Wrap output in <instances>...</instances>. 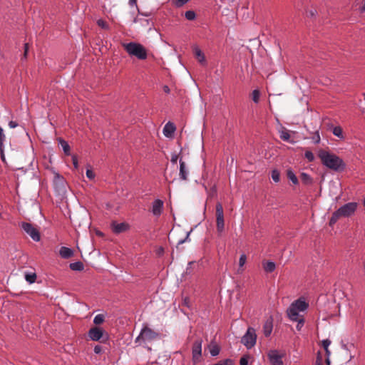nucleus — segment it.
<instances>
[{"instance_id": "f257e3e1", "label": "nucleus", "mask_w": 365, "mask_h": 365, "mask_svg": "<svg viewBox=\"0 0 365 365\" xmlns=\"http://www.w3.org/2000/svg\"><path fill=\"white\" fill-rule=\"evenodd\" d=\"M318 157L324 165L333 170H344L345 168V164L342 159L325 150H319Z\"/></svg>"}, {"instance_id": "f03ea898", "label": "nucleus", "mask_w": 365, "mask_h": 365, "mask_svg": "<svg viewBox=\"0 0 365 365\" xmlns=\"http://www.w3.org/2000/svg\"><path fill=\"white\" fill-rule=\"evenodd\" d=\"M358 207V203L351 202L344 204L333 212L329 220V225L333 226L340 218L349 217L352 216Z\"/></svg>"}, {"instance_id": "7ed1b4c3", "label": "nucleus", "mask_w": 365, "mask_h": 365, "mask_svg": "<svg viewBox=\"0 0 365 365\" xmlns=\"http://www.w3.org/2000/svg\"><path fill=\"white\" fill-rule=\"evenodd\" d=\"M309 307L308 303L299 298L293 302L287 310V316L292 321L304 318L303 315L299 314L300 312H304Z\"/></svg>"}, {"instance_id": "20e7f679", "label": "nucleus", "mask_w": 365, "mask_h": 365, "mask_svg": "<svg viewBox=\"0 0 365 365\" xmlns=\"http://www.w3.org/2000/svg\"><path fill=\"white\" fill-rule=\"evenodd\" d=\"M123 46L130 56H135L140 60H145L147 58V50L143 45L135 42H130L123 43Z\"/></svg>"}, {"instance_id": "39448f33", "label": "nucleus", "mask_w": 365, "mask_h": 365, "mask_svg": "<svg viewBox=\"0 0 365 365\" xmlns=\"http://www.w3.org/2000/svg\"><path fill=\"white\" fill-rule=\"evenodd\" d=\"M160 338V334L148 327H144L135 339V343L151 342Z\"/></svg>"}, {"instance_id": "423d86ee", "label": "nucleus", "mask_w": 365, "mask_h": 365, "mask_svg": "<svg viewBox=\"0 0 365 365\" xmlns=\"http://www.w3.org/2000/svg\"><path fill=\"white\" fill-rule=\"evenodd\" d=\"M256 339L257 335L255 333V329L254 328L249 327L246 334L242 336L241 342L247 349H250L255 346Z\"/></svg>"}, {"instance_id": "0eeeda50", "label": "nucleus", "mask_w": 365, "mask_h": 365, "mask_svg": "<svg viewBox=\"0 0 365 365\" xmlns=\"http://www.w3.org/2000/svg\"><path fill=\"white\" fill-rule=\"evenodd\" d=\"M216 226L218 232H222L224 230V212L223 207L220 202L216 205Z\"/></svg>"}, {"instance_id": "6e6552de", "label": "nucleus", "mask_w": 365, "mask_h": 365, "mask_svg": "<svg viewBox=\"0 0 365 365\" xmlns=\"http://www.w3.org/2000/svg\"><path fill=\"white\" fill-rule=\"evenodd\" d=\"M22 229L27 233L33 240L38 242L40 240V234L36 227L29 222H23Z\"/></svg>"}, {"instance_id": "1a4fd4ad", "label": "nucleus", "mask_w": 365, "mask_h": 365, "mask_svg": "<svg viewBox=\"0 0 365 365\" xmlns=\"http://www.w3.org/2000/svg\"><path fill=\"white\" fill-rule=\"evenodd\" d=\"M192 361L195 364L200 361L202 354V340H196L192 346Z\"/></svg>"}, {"instance_id": "9d476101", "label": "nucleus", "mask_w": 365, "mask_h": 365, "mask_svg": "<svg viewBox=\"0 0 365 365\" xmlns=\"http://www.w3.org/2000/svg\"><path fill=\"white\" fill-rule=\"evenodd\" d=\"M103 335V329L98 327H92L88 331V336L93 341H99Z\"/></svg>"}, {"instance_id": "9b49d317", "label": "nucleus", "mask_w": 365, "mask_h": 365, "mask_svg": "<svg viewBox=\"0 0 365 365\" xmlns=\"http://www.w3.org/2000/svg\"><path fill=\"white\" fill-rule=\"evenodd\" d=\"M268 356L272 365H283L282 356L278 354L277 351H271Z\"/></svg>"}, {"instance_id": "f8f14e48", "label": "nucleus", "mask_w": 365, "mask_h": 365, "mask_svg": "<svg viewBox=\"0 0 365 365\" xmlns=\"http://www.w3.org/2000/svg\"><path fill=\"white\" fill-rule=\"evenodd\" d=\"M163 207V202L161 200H155L153 202V207H152V212L155 216H159L161 212Z\"/></svg>"}, {"instance_id": "ddd939ff", "label": "nucleus", "mask_w": 365, "mask_h": 365, "mask_svg": "<svg viewBox=\"0 0 365 365\" xmlns=\"http://www.w3.org/2000/svg\"><path fill=\"white\" fill-rule=\"evenodd\" d=\"M188 173H189V172H188L186 163L184 161H182V160H180L179 175H180V179L182 180H187Z\"/></svg>"}, {"instance_id": "4468645a", "label": "nucleus", "mask_w": 365, "mask_h": 365, "mask_svg": "<svg viewBox=\"0 0 365 365\" xmlns=\"http://www.w3.org/2000/svg\"><path fill=\"white\" fill-rule=\"evenodd\" d=\"M273 324L272 318L269 317L266 320L263 325V332L265 336H269L272 331Z\"/></svg>"}, {"instance_id": "2eb2a0df", "label": "nucleus", "mask_w": 365, "mask_h": 365, "mask_svg": "<svg viewBox=\"0 0 365 365\" xmlns=\"http://www.w3.org/2000/svg\"><path fill=\"white\" fill-rule=\"evenodd\" d=\"M128 228V224L124 223V222L119 223V224L113 222L112 224L113 231L116 234L123 232L125 230H127Z\"/></svg>"}, {"instance_id": "dca6fc26", "label": "nucleus", "mask_w": 365, "mask_h": 365, "mask_svg": "<svg viewBox=\"0 0 365 365\" xmlns=\"http://www.w3.org/2000/svg\"><path fill=\"white\" fill-rule=\"evenodd\" d=\"M175 130V126L173 123L168 122L163 128V134L166 137H171Z\"/></svg>"}, {"instance_id": "f3484780", "label": "nucleus", "mask_w": 365, "mask_h": 365, "mask_svg": "<svg viewBox=\"0 0 365 365\" xmlns=\"http://www.w3.org/2000/svg\"><path fill=\"white\" fill-rule=\"evenodd\" d=\"M59 255L63 259H68L73 255V251L66 247H61L59 250Z\"/></svg>"}, {"instance_id": "a211bd4d", "label": "nucleus", "mask_w": 365, "mask_h": 365, "mask_svg": "<svg viewBox=\"0 0 365 365\" xmlns=\"http://www.w3.org/2000/svg\"><path fill=\"white\" fill-rule=\"evenodd\" d=\"M194 53L200 63H204L205 62V55L199 48L195 47L194 48Z\"/></svg>"}, {"instance_id": "6ab92c4d", "label": "nucleus", "mask_w": 365, "mask_h": 365, "mask_svg": "<svg viewBox=\"0 0 365 365\" xmlns=\"http://www.w3.org/2000/svg\"><path fill=\"white\" fill-rule=\"evenodd\" d=\"M263 268L266 272H272L275 269V264L273 262H265L262 263Z\"/></svg>"}, {"instance_id": "aec40b11", "label": "nucleus", "mask_w": 365, "mask_h": 365, "mask_svg": "<svg viewBox=\"0 0 365 365\" xmlns=\"http://www.w3.org/2000/svg\"><path fill=\"white\" fill-rule=\"evenodd\" d=\"M69 267L72 270L74 271H81L84 268L83 264L81 262L71 263Z\"/></svg>"}, {"instance_id": "412c9836", "label": "nucleus", "mask_w": 365, "mask_h": 365, "mask_svg": "<svg viewBox=\"0 0 365 365\" xmlns=\"http://www.w3.org/2000/svg\"><path fill=\"white\" fill-rule=\"evenodd\" d=\"M300 179H301L302 182L305 185H309L312 182V178L308 174H307L305 173H301Z\"/></svg>"}, {"instance_id": "4be33fe9", "label": "nucleus", "mask_w": 365, "mask_h": 365, "mask_svg": "<svg viewBox=\"0 0 365 365\" xmlns=\"http://www.w3.org/2000/svg\"><path fill=\"white\" fill-rule=\"evenodd\" d=\"M332 133L335 136H336L341 139L344 138V136L343 135L342 128L340 126H336V127L333 128Z\"/></svg>"}, {"instance_id": "5701e85b", "label": "nucleus", "mask_w": 365, "mask_h": 365, "mask_svg": "<svg viewBox=\"0 0 365 365\" xmlns=\"http://www.w3.org/2000/svg\"><path fill=\"white\" fill-rule=\"evenodd\" d=\"M279 137H280V138L282 140H283L284 141H289L290 134H289V131L287 129L283 128L280 131Z\"/></svg>"}, {"instance_id": "b1692460", "label": "nucleus", "mask_w": 365, "mask_h": 365, "mask_svg": "<svg viewBox=\"0 0 365 365\" xmlns=\"http://www.w3.org/2000/svg\"><path fill=\"white\" fill-rule=\"evenodd\" d=\"M60 144L66 155H70V146L68 143L63 140H60Z\"/></svg>"}, {"instance_id": "393cba45", "label": "nucleus", "mask_w": 365, "mask_h": 365, "mask_svg": "<svg viewBox=\"0 0 365 365\" xmlns=\"http://www.w3.org/2000/svg\"><path fill=\"white\" fill-rule=\"evenodd\" d=\"M105 321V317L103 314H97L93 319V323L96 325H100Z\"/></svg>"}, {"instance_id": "a878e982", "label": "nucleus", "mask_w": 365, "mask_h": 365, "mask_svg": "<svg viewBox=\"0 0 365 365\" xmlns=\"http://www.w3.org/2000/svg\"><path fill=\"white\" fill-rule=\"evenodd\" d=\"M26 280L30 284L34 283L36 279V274L35 273H27L25 274Z\"/></svg>"}, {"instance_id": "bb28decb", "label": "nucleus", "mask_w": 365, "mask_h": 365, "mask_svg": "<svg viewBox=\"0 0 365 365\" xmlns=\"http://www.w3.org/2000/svg\"><path fill=\"white\" fill-rule=\"evenodd\" d=\"M287 178L295 185L298 183V179L292 170L287 171Z\"/></svg>"}, {"instance_id": "cd10ccee", "label": "nucleus", "mask_w": 365, "mask_h": 365, "mask_svg": "<svg viewBox=\"0 0 365 365\" xmlns=\"http://www.w3.org/2000/svg\"><path fill=\"white\" fill-rule=\"evenodd\" d=\"M189 1L190 0H173L172 3L175 7L180 8L187 4Z\"/></svg>"}, {"instance_id": "c85d7f7f", "label": "nucleus", "mask_w": 365, "mask_h": 365, "mask_svg": "<svg viewBox=\"0 0 365 365\" xmlns=\"http://www.w3.org/2000/svg\"><path fill=\"white\" fill-rule=\"evenodd\" d=\"M185 16L187 20L192 21L195 19V13L193 11H187L185 14Z\"/></svg>"}, {"instance_id": "c756f323", "label": "nucleus", "mask_w": 365, "mask_h": 365, "mask_svg": "<svg viewBox=\"0 0 365 365\" xmlns=\"http://www.w3.org/2000/svg\"><path fill=\"white\" fill-rule=\"evenodd\" d=\"M272 178L275 182H278L280 180V174L277 170H274L272 172Z\"/></svg>"}, {"instance_id": "7c9ffc66", "label": "nucleus", "mask_w": 365, "mask_h": 365, "mask_svg": "<svg viewBox=\"0 0 365 365\" xmlns=\"http://www.w3.org/2000/svg\"><path fill=\"white\" fill-rule=\"evenodd\" d=\"M213 365H234V363L232 359H227L225 360L220 361L219 362H217Z\"/></svg>"}, {"instance_id": "2f4dec72", "label": "nucleus", "mask_w": 365, "mask_h": 365, "mask_svg": "<svg viewBox=\"0 0 365 365\" xmlns=\"http://www.w3.org/2000/svg\"><path fill=\"white\" fill-rule=\"evenodd\" d=\"M210 351L212 356H215L219 354L220 348L218 346L215 345L210 349Z\"/></svg>"}, {"instance_id": "473e14b6", "label": "nucleus", "mask_w": 365, "mask_h": 365, "mask_svg": "<svg viewBox=\"0 0 365 365\" xmlns=\"http://www.w3.org/2000/svg\"><path fill=\"white\" fill-rule=\"evenodd\" d=\"M304 157L307 159L309 162H312L314 160V156L312 152L309 150H307L304 153Z\"/></svg>"}, {"instance_id": "72a5a7b5", "label": "nucleus", "mask_w": 365, "mask_h": 365, "mask_svg": "<svg viewBox=\"0 0 365 365\" xmlns=\"http://www.w3.org/2000/svg\"><path fill=\"white\" fill-rule=\"evenodd\" d=\"M252 100L255 103H258L259 100V91L254 90L252 92Z\"/></svg>"}, {"instance_id": "f704fd0d", "label": "nucleus", "mask_w": 365, "mask_h": 365, "mask_svg": "<svg viewBox=\"0 0 365 365\" xmlns=\"http://www.w3.org/2000/svg\"><path fill=\"white\" fill-rule=\"evenodd\" d=\"M294 322H297L296 328L298 331H300L302 329V327L304 326V318H300L297 320H295Z\"/></svg>"}, {"instance_id": "c9c22d12", "label": "nucleus", "mask_w": 365, "mask_h": 365, "mask_svg": "<svg viewBox=\"0 0 365 365\" xmlns=\"http://www.w3.org/2000/svg\"><path fill=\"white\" fill-rule=\"evenodd\" d=\"M5 139L6 136L4 133L3 128L0 127V150H1V148L3 147V143Z\"/></svg>"}, {"instance_id": "e433bc0d", "label": "nucleus", "mask_w": 365, "mask_h": 365, "mask_svg": "<svg viewBox=\"0 0 365 365\" xmlns=\"http://www.w3.org/2000/svg\"><path fill=\"white\" fill-rule=\"evenodd\" d=\"M312 139L314 143H319L320 142V135L318 130L314 133Z\"/></svg>"}, {"instance_id": "4c0bfd02", "label": "nucleus", "mask_w": 365, "mask_h": 365, "mask_svg": "<svg viewBox=\"0 0 365 365\" xmlns=\"http://www.w3.org/2000/svg\"><path fill=\"white\" fill-rule=\"evenodd\" d=\"M246 259H247L246 255L245 254H242L240 256V259H239V266H240V267H242L244 266V264L246 262Z\"/></svg>"}, {"instance_id": "58836bf2", "label": "nucleus", "mask_w": 365, "mask_h": 365, "mask_svg": "<svg viewBox=\"0 0 365 365\" xmlns=\"http://www.w3.org/2000/svg\"><path fill=\"white\" fill-rule=\"evenodd\" d=\"M248 356H242L240 360V365H248Z\"/></svg>"}, {"instance_id": "ea45409f", "label": "nucleus", "mask_w": 365, "mask_h": 365, "mask_svg": "<svg viewBox=\"0 0 365 365\" xmlns=\"http://www.w3.org/2000/svg\"><path fill=\"white\" fill-rule=\"evenodd\" d=\"M86 176L90 180H93L95 178V173H93V171L92 170L88 169L86 170Z\"/></svg>"}, {"instance_id": "a19ab883", "label": "nucleus", "mask_w": 365, "mask_h": 365, "mask_svg": "<svg viewBox=\"0 0 365 365\" xmlns=\"http://www.w3.org/2000/svg\"><path fill=\"white\" fill-rule=\"evenodd\" d=\"M97 23H98V25L100 27L103 28V29H107L108 28L107 23L105 21L102 20V19H99Z\"/></svg>"}, {"instance_id": "79ce46f5", "label": "nucleus", "mask_w": 365, "mask_h": 365, "mask_svg": "<svg viewBox=\"0 0 365 365\" xmlns=\"http://www.w3.org/2000/svg\"><path fill=\"white\" fill-rule=\"evenodd\" d=\"M331 344V341L329 339H325L322 341V345L324 349H327L329 348V346Z\"/></svg>"}, {"instance_id": "37998d69", "label": "nucleus", "mask_w": 365, "mask_h": 365, "mask_svg": "<svg viewBox=\"0 0 365 365\" xmlns=\"http://www.w3.org/2000/svg\"><path fill=\"white\" fill-rule=\"evenodd\" d=\"M182 304L183 306L187 307H190V299H189V297H184L183 299H182Z\"/></svg>"}, {"instance_id": "c03bdc74", "label": "nucleus", "mask_w": 365, "mask_h": 365, "mask_svg": "<svg viewBox=\"0 0 365 365\" xmlns=\"http://www.w3.org/2000/svg\"><path fill=\"white\" fill-rule=\"evenodd\" d=\"M178 159V155L176 154H174L171 156L170 161L173 164H176Z\"/></svg>"}, {"instance_id": "a18cd8bd", "label": "nucleus", "mask_w": 365, "mask_h": 365, "mask_svg": "<svg viewBox=\"0 0 365 365\" xmlns=\"http://www.w3.org/2000/svg\"><path fill=\"white\" fill-rule=\"evenodd\" d=\"M72 160H73V164L74 168L76 169H77L78 166L77 157L76 155H73L72 157Z\"/></svg>"}, {"instance_id": "49530a36", "label": "nucleus", "mask_w": 365, "mask_h": 365, "mask_svg": "<svg viewBox=\"0 0 365 365\" xmlns=\"http://www.w3.org/2000/svg\"><path fill=\"white\" fill-rule=\"evenodd\" d=\"M28 51H29V43H25L24 44V58H26V57H27Z\"/></svg>"}, {"instance_id": "de8ad7c7", "label": "nucleus", "mask_w": 365, "mask_h": 365, "mask_svg": "<svg viewBox=\"0 0 365 365\" xmlns=\"http://www.w3.org/2000/svg\"><path fill=\"white\" fill-rule=\"evenodd\" d=\"M102 351V347L100 345H96L94 347V352L96 354H100Z\"/></svg>"}, {"instance_id": "09e8293b", "label": "nucleus", "mask_w": 365, "mask_h": 365, "mask_svg": "<svg viewBox=\"0 0 365 365\" xmlns=\"http://www.w3.org/2000/svg\"><path fill=\"white\" fill-rule=\"evenodd\" d=\"M315 365H323L322 362V357L318 354Z\"/></svg>"}, {"instance_id": "8fccbe9b", "label": "nucleus", "mask_w": 365, "mask_h": 365, "mask_svg": "<svg viewBox=\"0 0 365 365\" xmlns=\"http://www.w3.org/2000/svg\"><path fill=\"white\" fill-rule=\"evenodd\" d=\"M18 125V124L14 122V121H10L9 123V126L11 128H16V126Z\"/></svg>"}, {"instance_id": "3c124183", "label": "nucleus", "mask_w": 365, "mask_h": 365, "mask_svg": "<svg viewBox=\"0 0 365 365\" xmlns=\"http://www.w3.org/2000/svg\"><path fill=\"white\" fill-rule=\"evenodd\" d=\"M0 151H1V158L2 161L5 162V155L4 153L3 147L1 148V150H0Z\"/></svg>"}, {"instance_id": "603ef678", "label": "nucleus", "mask_w": 365, "mask_h": 365, "mask_svg": "<svg viewBox=\"0 0 365 365\" xmlns=\"http://www.w3.org/2000/svg\"><path fill=\"white\" fill-rule=\"evenodd\" d=\"M315 13H316L315 11L311 10V11H308L307 14L309 16H314L315 15Z\"/></svg>"}, {"instance_id": "864d4df0", "label": "nucleus", "mask_w": 365, "mask_h": 365, "mask_svg": "<svg viewBox=\"0 0 365 365\" xmlns=\"http://www.w3.org/2000/svg\"><path fill=\"white\" fill-rule=\"evenodd\" d=\"M163 91H164L165 93H169V92H170V88H168V86H165L163 87Z\"/></svg>"}, {"instance_id": "5fc2aeb1", "label": "nucleus", "mask_w": 365, "mask_h": 365, "mask_svg": "<svg viewBox=\"0 0 365 365\" xmlns=\"http://www.w3.org/2000/svg\"><path fill=\"white\" fill-rule=\"evenodd\" d=\"M324 350H325V352H326V355H327V357H329V355H330V354H331V352H330V351H329V348H327V349H324Z\"/></svg>"}, {"instance_id": "6e6d98bb", "label": "nucleus", "mask_w": 365, "mask_h": 365, "mask_svg": "<svg viewBox=\"0 0 365 365\" xmlns=\"http://www.w3.org/2000/svg\"><path fill=\"white\" fill-rule=\"evenodd\" d=\"M129 4L130 5L136 4V0H129Z\"/></svg>"}, {"instance_id": "4d7b16f0", "label": "nucleus", "mask_w": 365, "mask_h": 365, "mask_svg": "<svg viewBox=\"0 0 365 365\" xmlns=\"http://www.w3.org/2000/svg\"><path fill=\"white\" fill-rule=\"evenodd\" d=\"M325 362H326L327 365H330V363H331V362H330V360H329V357H327V358L326 359Z\"/></svg>"}, {"instance_id": "13d9d810", "label": "nucleus", "mask_w": 365, "mask_h": 365, "mask_svg": "<svg viewBox=\"0 0 365 365\" xmlns=\"http://www.w3.org/2000/svg\"><path fill=\"white\" fill-rule=\"evenodd\" d=\"M185 240H180V241L178 242V244H182V243H184V242H185Z\"/></svg>"}, {"instance_id": "bf43d9fd", "label": "nucleus", "mask_w": 365, "mask_h": 365, "mask_svg": "<svg viewBox=\"0 0 365 365\" xmlns=\"http://www.w3.org/2000/svg\"><path fill=\"white\" fill-rule=\"evenodd\" d=\"M188 237H189V233L187 234L186 239L188 238Z\"/></svg>"}, {"instance_id": "052dcab7", "label": "nucleus", "mask_w": 365, "mask_h": 365, "mask_svg": "<svg viewBox=\"0 0 365 365\" xmlns=\"http://www.w3.org/2000/svg\"><path fill=\"white\" fill-rule=\"evenodd\" d=\"M364 95V100H365V93L363 94Z\"/></svg>"}]
</instances>
